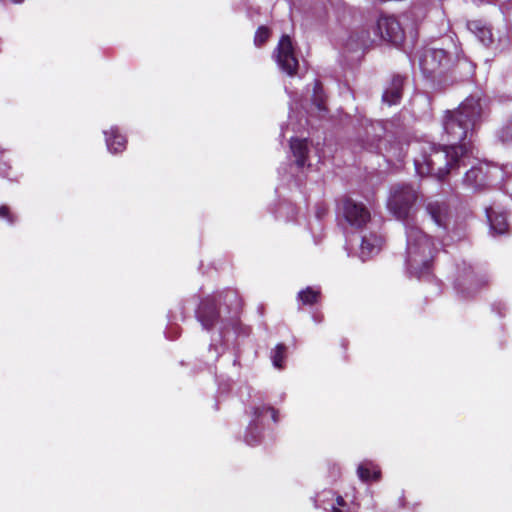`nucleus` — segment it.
I'll use <instances>...</instances> for the list:
<instances>
[{"label": "nucleus", "instance_id": "nucleus-1", "mask_svg": "<svg viewBox=\"0 0 512 512\" xmlns=\"http://www.w3.org/2000/svg\"><path fill=\"white\" fill-rule=\"evenodd\" d=\"M485 113L486 102L478 94L467 97L457 109L447 111L442 138L449 144L416 143L413 150L417 152L414 157L417 174L443 180L453 169L466 165V159L473 154V130Z\"/></svg>", "mask_w": 512, "mask_h": 512}, {"label": "nucleus", "instance_id": "nucleus-2", "mask_svg": "<svg viewBox=\"0 0 512 512\" xmlns=\"http://www.w3.org/2000/svg\"><path fill=\"white\" fill-rule=\"evenodd\" d=\"M406 238L407 271L417 278L429 276L436 253L433 239L418 226H407Z\"/></svg>", "mask_w": 512, "mask_h": 512}, {"label": "nucleus", "instance_id": "nucleus-3", "mask_svg": "<svg viewBox=\"0 0 512 512\" xmlns=\"http://www.w3.org/2000/svg\"><path fill=\"white\" fill-rule=\"evenodd\" d=\"M421 194L417 188L409 184L392 186L387 202L389 212L407 226H415L412 220L417 212V203Z\"/></svg>", "mask_w": 512, "mask_h": 512}, {"label": "nucleus", "instance_id": "nucleus-4", "mask_svg": "<svg viewBox=\"0 0 512 512\" xmlns=\"http://www.w3.org/2000/svg\"><path fill=\"white\" fill-rule=\"evenodd\" d=\"M271 413L272 420L276 423L278 421L277 411L270 406L258 405L252 407V420L247 427L246 434L244 436L245 442L250 446H255L260 443L261 439V426L260 423L263 420L264 414Z\"/></svg>", "mask_w": 512, "mask_h": 512}, {"label": "nucleus", "instance_id": "nucleus-5", "mask_svg": "<svg viewBox=\"0 0 512 512\" xmlns=\"http://www.w3.org/2000/svg\"><path fill=\"white\" fill-rule=\"evenodd\" d=\"M278 66L288 75L293 76L297 72L298 60L294 54L291 39L288 35L281 37L275 50Z\"/></svg>", "mask_w": 512, "mask_h": 512}, {"label": "nucleus", "instance_id": "nucleus-6", "mask_svg": "<svg viewBox=\"0 0 512 512\" xmlns=\"http://www.w3.org/2000/svg\"><path fill=\"white\" fill-rule=\"evenodd\" d=\"M484 283V279L478 277L471 266L464 264L463 269L459 271L455 288L459 293L463 294L464 297H469L474 295Z\"/></svg>", "mask_w": 512, "mask_h": 512}, {"label": "nucleus", "instance_id": "nucleus-7", "mask_svg": "<svg viewBox=\"0 0 512 512\" xmlns=\"http://www.w3.org/2000/svg\"><path fill=\"white\" fill-rule=\"evenodd\" d=\"M346 221L356 228L363 227L370 220V212L359 202L352 199H345L342 207Z\"/></svg>", "mask_w": 512, "mask_h": 512}, {"label": "nucleus", "instance_id": "nucleus-8", "mask_svg": "<svg viewBox=\"0 0 512 512\" xmlns=\"http://www.w3.org/2000/svg\"><path fill=\"white\" fill-rule=\"evenodd\" d=\"M449 59L443 49L427 48L420 56L419 64L423 73L431 75L448 63Z\"/></svg>", "mask_w": 512, "mask_h": 512}, {"label": "nucleus", "instance_id": "nucleus-9", "mask_svg": "<svg viewBox=\"0 0 512 512\" xmlns=\"http://www.w3.org/2000/svg\"><path fill=\"white\" fill-rule=\"evenodd\" d=\"M377 30L383 40L398 43L403 39V30L395 17H381L377 22Z\"/></svg>", "mask_w": 512, "mask_h": 512}, {"label": "nucleus", "instance_id": "nucleus-10", "mask_svg": "<svg viewBox=\"0 0 512 512\" xmlns=\"http://www.w3.org/2000/svg\"><path fill=\"white\" fill-rule=\"evenodd\" d=\"M426 211L437 226L447 228L450 220V209L445 202L430 200L426 204Z\"/></svg>", "mask_w": 512, "mask_h": 512}, {"label": "nucleus", "instance_id": "nucleus-11", "mask_svg": "<svg viewBox=\"0 0 512 512\" xmlns=\"http://www.w3.org/2000/svg\"><path fill=\"white\" fill-rule=\"evenodd\" d=\"M196 315L203 328L210 330L215 325L218 317L215 307V297H209L202 301Z\"/></svg>", "mask_w": 512, "mask_h": 512}, {"label": "nucleus", "instance_id": "nucleus-12", "mask_svg": "<svg viewBox=\"0 0 512 512\" xmlns=\"http://www.w3.org/2000/svg\"><path fill=\"white\" fill-rule=\"evenodd\" d=\"M383 244V239L380 235L370 233L362 237L360 245V258L365 261L369 257L377 254Z\"/></svg>", "mask_w": 512, "mask_h": 512}, {"label": "nucleus", "instance_id": "nucleus-13", "mask_svg": "<svg viewBox=\"0 0 512 512\" xmlns=\"http://www.w3.org/2000/svg\"><path fill=\"white\" fill-rule=\"evenodd\" d=\"M404 78L396 75L392 78L389 85L385 88L382 95V100L388 105H394L399 103L402 98Z\"/></svg>", "mask_w": 512, "mask_h": 512}, {"label": "nucleus", "instance_id": "nucleus-14", "mask_svg": "<svg viewBox=\"0 0 512 512\" xmlns=\"http://www.w3.org/2000/svg\"><path fill=\"white\" fill-rule=\"evenodd\" d=\"M487 218L490 224V230L494 234L502 235L508 231V223L504 213H497L493 208L486 209Z\"/></svg>", "mask_w": 512, "mask_h": 512}, {"label": "nucleus", "instance_id": "nucleus-15", "mask_svg": "<svg viewBox=\"0 0 512 512\" xmlns=\"http://www.w3.org/2000/svg\"><path fill=\"white\" fill-rule=\"evenodd\" d=\"M290 148L298 167L310 166V164L307 163L308 143L306 139H291Z\"/></svg>", "mask_w": 512, "mask_h": 512}, {"label": "nucleus", "instance_id": "nucleus-16", "mask_svg": "<svg viewBox=\"0 0 512 512\" xmlns=\"http://www.w3.org/2000/svg\"><path fill=\"white\" fill-rule=\"evenodd\" d=\"M106 145L111 153L122 152L126 148V139L118 131L117 127H112L109 132H105Z\"/></svg>", "mask_w": 512, "mask_h": 512}, {"label": "nucleus", "instance_id": "nucleus-17", "mask_svg": "<svg viewBox=\"0 0 512 512\" xmlns=\"http://www.w3.org/2000/svg\"><path fill=\"white\" fill-rule=\"evenodd\" d=\"M468 29L474 33L485 46L492 43L493 38L490 28L482 24L480 21L468 22Z\"/></svg>", "mask_w": 512, "mask_h": 512}, {"label": "nucleus", "instance_id": "nucleus-18", "mask_svg": "<svg viewBox=\"0 0 512 512\" xmlns=\"http://www.w3.org/2000/svg\"><path fill=\"white\" fill-rule=\"evenodd\" d=\"M485 178L486 174L482 167H472L465 174L464 182L467 186L477 189L484 184Z\"/></svg>", "mask_w": 512, "mask_h": 512}, {"label": "nucleus", "instance_id": "nucleus-19", "mask_svg": "<svg viewBox=\"0 0 512 512\" xmlns=\"http://www.w3.org/2000/svg\"><path fill=\"white\" fill-rule=\"evenodd\" d=\"M320 294L319 289L307 287L298 293L297 298L303 305H313L318 302Z\"/></svg>", "mask_w": 512, "mask_h": 512}, {"label": "nucleus", "instance_id": "nucleus-20", "mask_svg": "<svg viewBox=\"0 0 512 512\" xmlns=\"http://www.w3.org/2000/svg\"><path fill=\"white\" fill-rule=\"evenodd\" d=\"M287 347L280 343L271 351V360L274 367L278 369L283 368V361L286 356Z\"/></svg>", "mask_w": 512, "mask_h": 512}, {"label": "nucleus", "instance_id": "nucleus-21", "mask_svg": "<svg viewBox=\"0 0 512 512\" xmlns=\"http://www.w3.org/2000/svg\"><path fill=\"white\" fill-rule=\"evenodd\" d=\"M370 466H371V463H368V462H365V463H362L359 465V467L357 469V474L362 481H369L370 479H375V480L379 479L380 471L374 470L373 475H371Z\"/></svg>", "mask_w": 512, "mask_h": 512}, {"label": "nucleus", "instance_id": "nucleus-22", "mask_svg": "<svg viewBox=\"0 0 512 512\" xmlns=\"http://www.w3.org/2000/svg\"><path fill=\"white\" fill-rule=\"evenodd\" d=\"M313 91H314V94H313L314 104L316 105V107L319 110H324L325 106H324V100H323V96H322V86L319 82H315Z\"/></svg>", "mask_w": 512, "mask_h": 512}, {"label": "nucleus", "instance_id": "nucleus-23", "mask_svg": "<svg viewBox=\"0 0 512 512\" xmlns=\"http://www.w3.org/2000/svg\"><path fill=\"white\" fill-rule=\"evenodd\" d=\"M218 300H223L225 303H229L231 305H234L235 307L239 306V299L238 295L235 291L229 290L226 291L224 294L221 293L218 295Z\"/></svg>", "mask_w": 512, "mask_h": 512}, {"label": "nucleus", "instance_id": "nucleus-24", "mask_svg": "<svg viewBox=\"0 0 512 512\" xmlns=\"http://www.w3.org/2000/svg\"><path fill=\"white\" fill-rule=\"evenodd\" d=\"M268 38H269V30L264 26L259 27L258 30L256 31L255 37H254L255 45L261 46L262 44H264L267 41Z\"/></svg>", "mask_w": 512, "mask_h": 512}, {"label": "nucleus", "instance_id": "nucleus-25", "mask_svg": "<svg viewBox=\"0 0 512 512\" xmlns=\"http://www.w3.org/2000/svg\"><path fill=\"white\" fill-rule=\"evenodd\" d=\"M499 137L504 143L512 142V120L501 129Z\"/></svg>", "mask_w": 512, "mask_h": 512}, {"label": "nucleus", "instance_id": "nucleus-26", "mask_svg": "<svg viewBox=\"0 0 512 512\" xmlns=\"http://www.w3.org/2000/svg\"><path fill=\"white\" fill-rule=\"evenodd\" d=\"M0 217L7 219V221L11 224L14 223V217L10 213L9 207L6 205L0 206Z\"/></svg>", "mask_w": 512, "mask_h": 512}, {"label": "nucleus", "instance_id": "nucleus-27", "mask_svg": "<svg viewBox=\"0 0 512 512\" xmlns=\"http://www.w3.org/2000/svg\"><path fill=\"white\" fill-rule=\"evenodd\" d=\"M13 3H16V4H19V3H22L23 0H11Z\"/></svg>", "mask_w": 512, "mask_h": 512}]
</instances>
